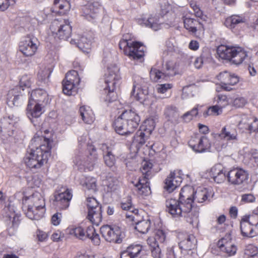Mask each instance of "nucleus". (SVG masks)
<instances>
[{"label": "nucleus", "instance_id": "obj_1", "mask_svg": "<svg viewBox=\"0 0 258 258\" xmlns=\"http://www.w3.org/2000/svg\"><path fill=\"white\" fill-rule=\"evenodd\" d=\"M50 144L49 139L35 135L29 146L30 152L24 159L27 166L35 171L46 163L50 155Z\"/></svg>", "mask_w": 258, "mask_h": 258}, {"label": "nucleus", "instance_id": "obj_2", "mask_svg": "<svg viewBox=\"0 0 258 258\" xmlns=\"http://www.w3.org/2000/svg\"><path fill=\"white\" fill-rule=\"evenodd\" d=\"M22 209L30 219H40L45 212V203L43 197L38 192H35L28 197H24L22 201Z\"/></svg>", "mask_w": 258, "mask_h": 258}, {"label": "nucleus", "instance_id": "obj_3", "mask_svg": "<svg viewBox=\"0 0 258 258\" xmlns=\"http://www.w3.org/2000/svg\"><path fill=\"white\" fill-rule=\"evenodd\" d=\"M192 192L191 187L185 186L181 188L178 200L170 199L166 200L167 211L172 216L179 217L182 213L187 212L189 209L191 194Z\"/></svg>", "mask_w": 258, "mask_h": 258}, {"label": "nucleus", "instance_id": "obj_4", "mask_svg": "<svg viewBox=\"0 0 258 258\" xmlns=\"http://www.w3.org/2000/svg\"><path fill=\"white\" fill-rule=\"evenodd\" d=\"M48 100L46 92L38 89L33 90L30 95L27 108V115L35 126L39 125V117L42 113V107L40 103L44 102Z\"/></svg>", "mask_w": 258, "mask_h": 258}, {"label": "nucleus", "instance_id": "obj_5", "mask_svg": "<svg viewBox=\"0 0 258 258\" xmlns=\"http://www.w3.org/2000/svg\"><path fill=\"white\" fill-rule=\"evenodd\" d=\"M217 52L222 59L229 60L236 65L241 64L247 57V52L239 47L221 45L218 47Z\"/></svg>", "mask_w": 258, "mask_h": 258}, {"label": "nucleus", "instance_id": "obj_6", "mask_svg": "<svg viewBox=\"0 0 258 258\" xmlns=\"http://www.w3.org/2000/svg\"><path fill=\"white\" fill-rule=\"evenodd\" d=\"M120 79L118 73V69L117 67L108 68V73L106 74L105 82L107 85L104 89L106 97L105 100L112 102L116 99V93L114 92L116 85Z\"/></svg>", "mask_w": 258, "mask_h": 258}, {"label": "nucleus", "instance_id": "obj_7", "mask_svg": "<svg viewBox=\"0 0 258 258\" xmlns=\"http://www.w3.org/2000/svg\"><path fill=\"white\" fill-rule=\"evenodd\" d=\"M50 29L54 38L67 40L72 33V27L68 20L55 19L50 26Z\"/></svg>", "mask_w": 258, "mask_h": 258}, {"label": "nucleus", "instance_id": "obj_8", "mask_svg": "<svg viewBox=\"0 0 258 258\" xmlns=\"http://www.w3.org/2000/svg\"><path fill=\"white\" fill-rule=\"evenodd\" d=\"M152 163L148 161L144 160L142 163L141 170L144 175L142 178H139L137 183L135 184L136 190L140 196H146L151 193L149 182V173L152 167Z\"/></svg>", "mask_w": 258, "mask_h": 258}, {"label": "nucleus", "instance_id": "obj_9", "mask_svg": "<svg viewBox=\"0 0 258 258\" xmlns=\"http://www.w3.org/2000/svg\"><path fill=\"white\" fill-rule=\"evenodd\" d=\"M119 47L120 49H123L124 53L131 59H139L144 55V47L137 42L122 39L119 43Z\"/></svg>", "mask_w": 258, "mask_h": 258}, {"label": "nucleus", "instance_id": "obj_10", "mask_svg": "<svg viewBox=\"0 0 258 258\" xmlns=\"http://www.w3.org/2000/svg\"><path fill=\"white\" fill-rule=\"evenodd\" d=\"M80 79L78 72L72 70L66 75L62 82V91L67 95H73L76 93V86L79 84Z\"/></svg>", "mask_w": 258, "mask_h": 258}, {"label": "nucleus", "instance_id": "obj_11", "mask_svg": "<svg viewBox=\"0 0 258 258\" xmlns=\"http://www.w3.org/2000/svg\"><path fill=\"white\" fill-rule=\"evenodd\" d=\"M17 122V118L13 115L3 117L0 122V132L1 138L3 141L12 139L15 130V125Z\"/></svg>", "mask_w": 258, "mask_h": 258}, {"label": "nucleus", "instance_id": "obj_12", "mask_svg": "<svg viewBox=\"0 0 258 258\" xmlns=\"http://www.w3.org/2000/svg\"><path fill=\"white\" fill-rule=\"evenodd\" d=\"M165 234L162 230H157L154 237H150L147 239V243L151 247L152 255L154 258H161V250L160 244H162L165 240Z\"/></svg>", "mask_w": 258, "mask_h": 258}, {"label": "nucleus", "instance_id": "obj_13", "mask_svg": "<svg viewBox=\"0 0 258 258\" xmlns=\"http://www.w3.org/2000/svg\"><path fill=\"white\" fill-rule=\"evenodd\" d=\"M100 232L105 239L109 242L120 243L122 241V233L118 226L106 225L100 228Z\"/></svg>", "mask_w": 258, "mask_h": 258}, {"label": "nucleus", "instance_id": "obj_14", "mask_svg": "<svg viewBox=\"0 0 258 258\" xmlns=\"http://www.w3.org/2000/svg\"><path fill=\"white\" fill-rule=\"evenodd\" d=\"M217 78L221 82V88L226 91L232 90V86L236 85L239 82V78L237 75L227 71L219 73L217 76Z\"/></svg>", "mask_w": 258, "mask_h": 258}, {"label": "nucleus", "instance_id": "obj_15", "mask_svg": "<svg viewBox=\"0 0 258 258\" xmlns=\"http://www.w3.org/2000/svg\"><path fill=\"white\" fill-rule=\"evenodd\" d=\"M88 150L89 151H91L89 156L86 157H77L74 162L79 167L83 166L85 168L91 171L94 168V166L98 158V155L94 146H90Z\"/></svg>", "mask_w": 258, "mask_h": 258}, {"label": "nucleus", "instance_id": "obj_16", "mask_svg": "<svg viewBox=\"0 0 258 258\" xmlns=\"http://www.w3.org/2000/svg\"><path fill=\"white\" fill-rule=\"evenodd\" d=\"M189 146L196 152L202 153L210 149L211 143L209 138L205 136L201 137H191L188 141Z\"/></svg>", "mask_w": 258, "mask_h": 258}, {"label": "nucleus", "instance_id": "obj_17", "mask_svg": "<svg viewBox=\"0 0 258 258\" xmlns=\"http://www.w3.org/2000/svg\"><path fill=\"white\" fill-rule=\"evenodd\" d=\"M132 95L141 102L145 101L147 98L148 90L144 81L138 78L134 83Z\"/></svg>", "mask_w": 258, "mask_h": 258}, {"label": "nucleus", "instance_id": "obj_18", "mask_svg": "<svg viewBox=\"0 0 258 258\" xmlns=\"http://www.w3.org/2000/svg\"><path fill=\"white\" fill-rule=\"evenodd\" d=\"M217 246L222 252L228 256L235 255L237 251V247L232 241L231 235L229 233H226L218 241Z\"/></svg>", "mask_w": 258, "mask_h": 258}, {"label": "nucleus", "instance_id": "obj_19", "mask_svg": "<svg viewBox=\"0 0 258 258\" xmlns=\"http://www.w3.org/2000/svg\"><path fill=\"white\" fill-rule=\"evenodd\" d=\"M213 137L216 140H224L228 142H236L238 140V133L236 128L230 125L223 127L219 134H212Z\"/></svg>", "mask_w": 258, "mask_h": 258}, {"label": "nucleus", "instance_id": "obj_20", "mask_svg": "<svg viewBox=\"0 0 258 258\" xmlns=\"http://www.w3.org/2000/svg\"><path fill=\"white\" fill-rule=\"evenodd\" d=\"M227 178L231 184L240 185L247 180V172L241 168H234L229 171L227 174Z\"/></svg>", "mask_w": 258, "mask_h": 258}, {"label": "nucleus", "instance_id": "obj_21", "mask_svg": "<svg viewBox=\"0 0 258 258\" xmlns=\"http://www.w3.org/2000/svg\"><path fill=\"white\" fill-rule=\"evenodd\" d=\"M180 171L171 172L165 179L164 188L169 192H172L179 186L182 178L180 176Z\"/></svg>", "mask_w": 258, "mask_h": 258}, {"label": "nucleus", "instance_id": "obj_22", "mask_svg": "<svg viewBox=\"0 0 258 258\" xmlns=\"http://www.w3.org/2000/svg\"><path fill=\"white\" fill-rule=\"evenodd\" d=\"M72 198V193L68 189H67L63 192L55 195L54 204L60 209H65L69 206Z\"/></svg>", "mask_w": 258, "mask_h": 258}, {"label": "nucleus", "instance_id": "obj_23", "mask_svg": "<svg viewBox=\"0 0 258 258\" xmlns=\"http://www.w3.org/2000/svg\"><path fill=\"white\" fill-rule=\"evenodd\" d=\"M113 125L115 131L121 135L130 134L135 131L121 115L115 120Z\"/></svg>", "mask_w": 258, "mask_h": 258}, {"label": "nucleus", "instance_id": "obj_24", "mask_svg": "<svg viewBox=\"0 0 258 258\" xmlns=\"http://www.w3.org/2000/svg\"><path fill=\"white\" fill-rule=\"evenodd\" d=\"M37 49V44L31 39H27L20 42L19 50L25 56L33 55Z\"/></svg>", "mask_w": 258, "mask_h": 258}, {"label": "nucleus", "instance_id": "obj_25", "mask_svg": "<svg viewBox=\"0 0 258 258\" xmlns=\"http://www.w3.org/2000/svg\"><path fill=\"white\" fill-rule=\"evenodd\" d=\"M184 28L192 34L204 30L203 24L197 19L185 17L183 19Z\"/></svg>", "mask_w": 258, "mask_h": 258}, {"label": "nucleus", "instance_id": "obj_26", "mask_svg": "<svg viewBox=\"0 0 258 258\" xmlns=\"http://www.w3.org/2000/svg\"><path fill=\"white\" fill-rule=\"evenodd\" d=\"M164 114L167 120L175 125L179 122V111L174 105L167 106L164 111Z\"/></svg>", "mask_w": 258, "mask_h": 258}, {"label": "nucleus", "instance_id": "obj_27", "mask_svg": "<svg viewBox=\"0 0 258 258\" xmlns=\"http://www.w3.org/2000/svg\"><path fill=\"white\" fill-rule=\"evenodd\" d=\"M100 6L98 3L88 4L83 8L84 15L86 19L91 21L97 18Z\"/></svg>", "mask_w": 258, "mask_h": 258}, {"label": "nucleus", "instance_id": "obj_28", "mask_svg": "<svg viewBox=\"0 0 258 258\" xmlns=\"http://www.w3.org/2000/svg\"><path fill=\"white\" fill-rule=\"evenodd\" d=\"M123 119L126 121V123L132 126L131 128L135 130L139 125L140 121V116L132 110H126L121 114Z\"/></svg>", "mask_w": 258, "mask_h": 258}, {"label": "nucleus", "instance_id": "obj_29", "mask_svg": "<svg viewBox=\"0 0 258 258\" xmlns=\"http://www.w3.org/2000/svg\"><path fill=\"white\" fill-rule=\"evenodd\" d=\"M138 23L142 26L148 27L156 31L160 28L161 23L159 17L156 15H151L147 19L141 18L138 20Z\"/></svg>", "mask_w": 258, "mask_h": 258}, {"label": "nucleus", "instance_id": "obj_30", "mask_svg": "<svg viewBox=\"0 0 258 258\" xmlns=\"http://www.w3.org/2000/svg\"><path fill=\"white\" fill-rule=\"evenodd\" d=\"M100 148L103 151L105 164L109 167H113L115 165L116 160L114 155L112 153L111 148L103 144L101 145Z\"/></svg>", "mask_w": 258, "mask_h": 258}, {"label": "nucleus", "instance_id": "obj_31", "mask_svg": "<svg viewBox=\"0 0 258 258\" xmlns=\"http://www.w3.org/2000/svg\"><path fill=\"white\" fill-rule=\"evenodd\" d=\"M191 188L192 190L190 198L192 200V203L194 201L199 203H203L210 196L209 192L206 188H199L196 191H194L193 188Z\"/></svg>", "mask_w": 258, "mask_h": 258}, {"label": "nucleus", "instance_id": "obj_32", "mask_svg": "<svg viewBox=\"0 0 258 258\" xmlns=\"http://www.w3.org/2000/svg\"><path fill=\"white\" fill-rule=\"evenodd\" d=\"M199 211L196 208H192V203H190L189 210L182 213L180 217H184L186 221L192 226H197L199 223Z\"/></svg>", "mask_w": 258, "mask_h": 258}, {"label": "nucleus", "instance_id": "obj_33", "mask_svg": "<svg viewBox=\"0 0 258 258\" xmlns=\"http://www.w3.org/2000/svg\"><path fill=\"white\" fill-rule=\"evenodd\" d=\"M240 230L243 236L253 237L258 235V229L249 225L245 220L241 219L240 221Z\"/></svg>", "mask_w": 258, "mask_h": 258}, {"label": "nucleus", "instance_id": "obj_34", "mask_svg": "<svg viewBox=\"0 0 258 258\" xmlns=\"http://www.w3.org/2000/svg\"><path fill=\"white\" fill-rule=\"evenodd\" d=\"M70 9V4L67 0H54L52 12L59 14H64Z\"/></svg>", "mask_w": 258, "mask_h": 258}, {"label": "nucleus", "instance_id": "obj_35", "mask_svg": "<svg viewBox=\"0 0 258 258\" xmlns=\"http://www.w3.org/2000/svg\"><path fill=\"white\" fill-rule=\"evenodd\" d=\"M71 43L76 44L79 48L84 53H88L90 52L91 47V40L84 36H81L79 40H77V42L75 39H72Z\"/></svg>", "mask_w": 258, "mask_h": 258}, {"label": "nucleus", "instance_id": "obj_36", "mask_svg": "<svg viewBox=\"0 0 258 258\" xmlns=\"http://www.w3.org/2000/svg\"><path fill=\"white\" fill-rule=\"evenodd\" d=\"M185 238L179 242V246L181 249L190 250L194 248L196 239L193 235H186Z\"/></svg>", "mask_w": 258, "mask_h": 258}, {"label": "nucleus", "instance_id": "obj_37", "mask_svg": "<svg viewBox=\"0 0 258 258\" xmlns=\"http://www.w3.org/2000/svg\"><path fill=\"white\" fill-rule=\"evenodd\" d=\"M245 21L244 17L237 15H233L226 18L225 25L230 29L235 28L238 24L243 23Z\"/></svg>", "mask_w": 258, "mask_h": 258}, {"label": "nucleus", "instance_id": "obj_38", "mask_svg": "<svg viewBox=\"0 0 258 258\" xmlns=\"http://www.w3.org/2000/svg\"><path fill=\"white\" fill-rule=\"evenodd\" d=\"M119 181L115 177L110 175H107L105 180L103 181V185L104 189L107 192H111L117 189Z\"/></svg>", "mask_w": 258, "mask_h": 258}, {"label": "nucleus", "instance_id": "obj_39", "mask_svg": "<svg viewBox=\"0 0 258 258\" xmlns=\"http://www.w3.org/2000/svg\"><path fill=\"white\" fill-rule=\"evenodd\" d=\"M135 223L136 224L135 229L141 233H146L150 229L151 221L148 218L142 219V217L140 216L138 220H136Z\"/></svg>", "mask_w": 258, "mask_h": 258}, {"label": "nucleus", "instance_id": "obj_40", "mask_svg": "<svg viewBox=\"0 0 258 258\" xmlns=\"http://www.w3.org/2000/svg\"><path fill=\"white\" fill-rule=\"evenodd\" d=\"M102 207H97L96 210H91L88 212V220L94 224L99 225L102 221Z\"/></svg>", "mask_w": 258, "mask_h": 258}, {"label": "nucleus", "instance_id": "obj_41", "mask_svg": "<svg viewBox=\"0 0 258 258\" xmlns=\"http://www.w3.org/2000/svg\"><path fill=\"white\" fill-rule=\"evenodd\" d=\"M147 137L142 131H138L135 136L131 145L132 148H136L135 152H138L140 148L145 143Z\"/></svg>", "mask_w": 258, "mask_h": 258}, {"label": "nucleus", "instance_id": "obj_42", "mask_svg": "<svg viewBox=\"0 0 258 258\" xmlns=\"http://www.w3.org/2000/svg\"><path fill=\"white\" fill-rule=\"evenodd\" d=\"M80 113L83 120L87 124H91L93 122L95 117L92 110L89 107H81Z\"/></svg>", "mask_w": 258, "mask_h": 258}, {"label": "nucleus", "instance_id": "obj_43", "mask_svg": "<svg viewBox=\"0 0 258 258\" xmlns=\"http://www.w3.org/2000/svg\"><path fill=\"white\" fill-rule=\"evenodd\" d=\"M243 161L250 167L258 166V155L256 153H247L244 156Z\"/></svg>", "mask_w": 258, "mask_h": 258}, {"label": "nucleus", "instance_id": "obj_44", "mask_svg": "<svg viewBox=\"0 0 258 258\" xmlns=\"http://www.w3.org/2000/svg\"><path fill=\"white\" fill-rule=\"evenodd\" d=\"M151 79L154 82H157L161 79H165L163 70L160 71L155 67H152L150 72Z\"/></svg>", "mask_w": 258, "mask_h": 258}, {"label": "nucleus", "instance_id": "obj_45", "mask_svg": "<svg viewBox=\"0 0 258 258\" xmlns=\"http://www.w3.org/2000/svg\"><path fill=\"white\" fill-rule=\"evenodd\" d=\"M162 70L166 78L175 75L177 72L174 64L171 61L166 62L163 67Z\"/></svg>", "mask_w": 258, "mask_h": 258}, {"label": "nucleus", "instance_id": "obj_46", "mask_svg": "<svg viewBox=\"0 0 258 258\" xmlns=\"http://www.w3.org/2000/svg\"><path fill=\"white\" fill-rule=\"evenodd\" d=\"M50 74L51 71L50 69L44 68L38 72V79L41 83L47 84L48 82Z\"/></svg>", "mask_w": 258, "mask_h": 258}, {"label": "nucleus", "instance_id": "obj_47", "mask_svg": "<svg viewBox=\"0 0 258 258\" xmlns=\"http://www.w3.org/2000/svg\"><path fill=\"white\" fill-rule=\"evenodd\" d=\"M247 221L250 226L254 227L255 229H258V214H252L250 215L245 216L242 218Z\"/></svg>", "mask_w": 258, "mask_h": 258}, {"label": "nucleus", "instance_id": "obj_48", "mask_svg": "<svg viewBox=\"0 0 258 258\" xmlns=\"http://www.w3.org/2000/svg\"><path fill=\"white\" fill-rule=\"evenodd\" d=\"M126 249L134 258L138 257L142 250V247L139 244L131 245Z\"/></svg>", "mask_w": 258, "mask_h": 258}, {"label": "nucleus", "instance_id": "obj_49", "mask_svg": "<svg viewBox=\"0 0 258 258\" xmlns=\"http://www.w3.org/2000/svg\"><path fill=\"white\" fill-rule=\"evenodd\" d=\"M83 186H85L89 190H92L93 191H96V179L95 178L88 177L86 178V181Z\"/></svg>", "mask_w": 258, "mask_h": 258}, {"label": "nucleus", "instance_id": "obj_50", "mask_svg": "<svg viewBox=\"0 0 258 258\" xmlns=\"http://www.w3.org/2000/svg\"><path fill=\"white\" fill-rule=\"evenodd\" d=\"M215 102H217V105L222 108L226 106L228 104V100L225 95L219 94L215 98Z\"/></svg>", "mask_w": 258, "mask_h": 258}, {"label": "nucleus", "instance_id": "obj_51", "mask_svg": "<svg viewBox=\"0 0 258 258\" xmlns=\"http://www.w3.org/2000/svg\"><path fill=\"white\" fill-rule=\"evenodd\" d=\"M244 254L251 258H258V252L256 247L249 245L244 250Z\"/></svg>", "mask_w": 258, "mask_h": 258}, {"label": "nucleus", "instance_id": "obj_52", "mask_svg": "<svg viewBox=\"0 0 258 258\" xmlns=\"http://www.w3.org/2000/svg\"><path fill=\"white\" fill-rule=\"evenodd\" d=\"M127 212L125 213V217L129 220L133 222H135L136 220H138L140 218V215L138 214V210L133 208L130 210H126Z\"/></svg>", "mask_w": 258, "mask_h": 258}, {"label": "nucleus", "instance_id": "obj_53", "mask_svg": "<svg viewBox=\"0 0 258 258\" xmlns=\"http://www.w3.org/2000/svg\"><path fill=\"white\" fill-rule=\"evenodd\" d=\"M7 217L12 222V227L14 229L17 228L20 223V216L14 212L11 214H8Z\"/></svg>", "mask_w": 258, "mask_h": 258}, {"label": "nucleus", "instance_id": "obj_54", "mask_svg": "<svg viewBox=\"0 0 258 258\" xmlns=\"http://www.w3.org/2000/svg\"><path fill=\"white\" fill-rule=\"evenodd\" d=\"M87 206L88 211L91 210H96L97 207H101L96 199L93 197H89L87 199Z\"/></svg>", "mask_w": 258, "mask_h": 258}, {"label": "nucleus", "instance_id": "obj_55", "mask_svg": "<svg viewBox=\"0 0 258 258\" xmlns=\"http://www.w3.org/2000/svg\"><path fill=\"white\" fill-rule=\"evenodd\" d=\"M15 92V90H12L10 91L8 94V98H7V103L9 105H17V100L19 98V95H15L13 98V96L14 95Z\"/></svg>", "mask_w": 258, "mask_h": 258}, {"label": "nucleus", "instance_id": "obj_56", "mask_svg": "<svg viewBox=\"0 0 258 258\" xmlns=\"http://www.w3.org/2000/svg\"><path fill=\"white\" fill-rule=\"evenodd\" d=\"M20 88H29L31 84V78L27 75L23 76L20 80Z\"/></svg>", "mask_w": 258, "mask_h": 258}, {"label": "nucleus", "instance_id": "obj_57", "mask_svg": "<svg viewBox=\"0 0 258 258\" xmlns=\"http://www.w3.org/2000/svg\"><path fill=\"white\" fill-rule=\"evenodd\" d=\"M222 108L217 105V104L211 106L209 108L207 111V114L208 115H218L221 113L222 111Z\"/></svg>", "mask_w": 258, "mask_h": 258}, {"label": "nucleus", "instance_id": "obj_58", "mask_svg": "<svg viewBox=\"0 0 258 258\" xmlns=\"http://www.w3.org/2000/svg\"><path fill=\"white\" fill-rule=\"evenodd\" d=\"M172 87L170 84H159L156 87L157 91L159 93L164 94Z\"/></svg>", "mask_w": 258, "mask_h": 258}, {"label": "nucleus", "instance_id": "obj_59", "mask_svg": "<svg viewBox=\"0 0 258 258\" xmlns=\"http://www.w3.org/2000/svg\"><path fill=\"white\" fill-rule=\"evenodd\" d=\"M246 102V100L244 98L240 97L235 98L233 100L232 104L234 106L239 108L243 107Z\"/></svg>", "mask_w": 258, "mask_h": 258}, {"label": "nucleus", "instance_id": "obj_60", "mask_svg": "<svg viewBox=\"0 0 258 258\" xmlns=\"http://www.w3.org/2000/svg\"><path fill=\"white\" fill-rule=\"evenodd\" d=\"M73 233L77 237L81 239L86 237L85 232L81 227H78L73 229Z\"/></svg>", "mask_w": 258, "mask_h": 258}, {"label": "nucleus", "instance_id": "obj_61", "mask_svg": "<svg viewBox=\"0 0 258 258\" xmlns=\"http://www.w3.org/2000/svg\"><path fill=\"white\" fill-rule=\"evenodd\" d=\"M160 5L161 15H164L169 12L170 9V6L167 2L165 1H163Z\"/></svg>", "mask_w": 258, "mask_h": 258}, {"label": "nucleus", "instance_id": "obj_62", "mask_svg": "<svg viewBox=\"0 0 258 258\" xmlns=\"http://www.w3.org/2000/svg\"><path fill=\"white\" fill-rule=\"evenodd\" d=\"M15 3L14 0H0V11H4L7 10L10 5Z\"/></svg>", "mask_w": 258, "mask_h": 258}, {"label": "nucleus", "instance_id": "obj_63", "mask_svg": "<svg viewBox=\"0 0 258 258\" xmlns=\"http://www.w3.org/2000/svg\"><path fill=\"white\" fill-rule=\"evenodd\" d=\"M223 168L221 164H217L213 166L211 170L213 178L223 171Z\"/></svg>", "mask_w": 258, "mask_h": 258}, {"label": "nucleus", "instance_id": "obj_64", "mask_svg": "<svg viewBox=\"0 0 258 258\" xmlns=\"http://www.w3.org/2000/svg\"><path fill=\"white\" fill-rule=\"evenodd\" d=\"M206 61V58L202 54L200 56L196 58L194 65L197 69H200Z\"/></svg>", "mask_w": 258, "mask_h": 258}]
</instances>
